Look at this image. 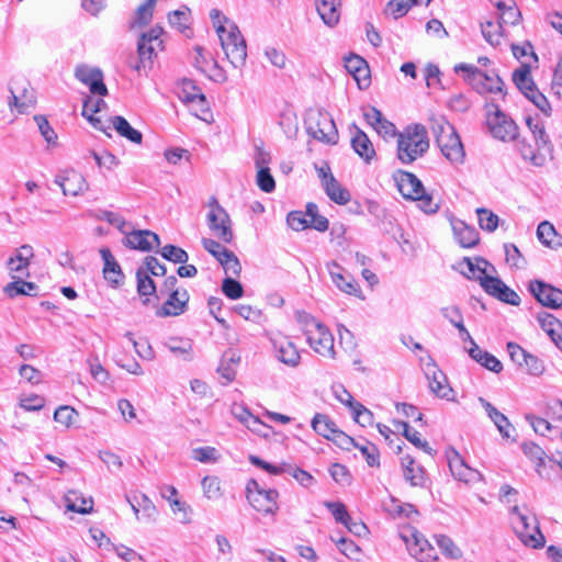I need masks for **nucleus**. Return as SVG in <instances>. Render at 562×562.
Segmentation results:
<instances>
[{
	"instance_id": "60",
	"label": "nucleus",
	"mask_w": 562,
	"mask_h": 562,
	"mask_svg": "<svg viewBox=\"0 0 562 562\" xmlns=\"http://www.w3.org/2000/svg\"><path fill=\"white\" fill-rule=\"evenodd\" d=\"M137 291L140 295L147 296L156 292V285L149 274L144 270H137Z\"/></svg>"
},
{
	"instance_id": "46",
	"label": "nucleus",
	"mask_w": 562,
	"mask_h": 562,
	"mask_svg": "<svg viewBox=\"0 0 562 562\" xmlns=\"http://www.w3.org/2000/svg\"><path fill=\"white\" fill-rule=\"evenodd\" d=\"M190 9L182 7L168 14V22L171 27L177 29L181 33H186L189 29Z\"/></svg>"
},
{
	"instance_id": "57",
	"label": "nucleus",
	"mask_w": 562,
	"mask_h": 562,
	"mask_svg": "<svg viewBox=\"0 0 562 562\" xmlns=\"http://www.w3.org/2000/svg\"><path fill=\"white\" fill-rule=\"evenodd\" d=\"M202 490L207 499H218L222 496L221 482L216 476H205L202 480Z\"/></svg>"
},
{
	"instance_id": "31",
	"label": "nucleus",
	"mask_w": 562,
	"mask_h": 562,
	"mask_svg": "<svg viewBox=\"0 0 562 562\" xmlns=\"http://www.w3.org/2000/svg\"><path fill=\"white\" fill-rule=\"evenodd\" d=\"M273 346L281 362L290 367H296L300 363V352L291 340L288 338L276 339Z\"/></svg>"
},
{
	"instance_id": "61",
	"label": "nucleus",
	"mask_w": 562,
	"mask_h": 562,
	"mask_svg": "<svg viewBox=\"0 0 562 562\" xmlns=\"http://www.w3.org/2000/svg\"><path fill=\"white\" fill-rule=\"evenodd\" d=\"M506 262L515 268H524L526 265L519 249L514 244L504 245Z\"/></svg>"
},
{
	"instance_id": "23",
	"label": "nucleus",
	"mask_w": 562,
	"mask_h": 562,
	"mask_svg": "<svg viewBox=\"0 0 562 562\" xmlns=\"http://www.w3.org/2000/svg\"><path fill=\"white\" fill-rule=\"evenodd\" d=\"M327 270L333 283L344 293L363 299L361 289L357 281L350 276L345 274L342 267L333 261L327 265Z\"/></svg>"
},
{
	"instance_id": "6",
	"label": "nucleus",
	"mask_w": 562,
	"mask_h": 562,
	"mask_svg": "<svg viewBox=\"0 0 562 562\" xmlns=\"http://www.w3.org/2000/svg\"><path fill=\"white\" fill-rule=\"evenodd\" d=\"M510 524L515 533L525 546L532 549H539L544 546V536L540 531L536 516L531 513L524 512L518 506H513L510 509Z\"/></svg>"
},
{
	"instance_id": "11",
	"label": "nucleus",
	"mask_w": 562,
	"mask_h": 562,
	"mask_svg": "<svg viewBox=\"0 0 562 562\" xmlns=\"http://www.w3.org/2000/svg\"><path fill=\"white\" fill-rule=\"evenodd\" d=\"M8 89L10 98L8 105L11 111L15 110L19 114L27 113L34 108L36 97L31 83L21 76L12 77L9 81Z\"/></svg>"
},
{
	"instance_id": "10",
	"label": "nucleus",
	"mask_w": 562,
	"mask_h": 562,
	"mask_svg": "<svg viewBox=\"0 0 562 562\" xmlns=\"http://www.w3.org/2000/svg\"><path fill=\"white\" fill-rule=\"evenodd\" d=\"M454 70L457 72H465V79L479 93H497L503 91L504 82L494 71H483L468 64H459L454 67Z\"/></svg>"
},
{
	"instance_id": "29",
	"label": "nucleus",
	"mask_w": 562,
	"mask_h": 562,
	"mask_svg": "<svg viewBox=\"0 0 562 562\" xmlns=\"http://www.w3.org/2000/svg\"><path fill=\"white\" fill-rule=\"evenodd\" d=\"M449 468L452 475L464 483H474L482 480V474L465 464L464 460L458 453L450 458Z\"/></svg>"
},
{
	"instance_id": "16",
	"label": "nucleus",
	"mask_w": 562,
	"mask_h": 562,
	"mask_svg": "<svg viewBox=\"0 0 562 562\" xmlns=\"http://www.w3.org/2000/svg\"><path fill=\"white\" fill-rule=\"evenodd\" d=\"M487 125L492 135L503 142L514 140L518 135L516 123L497 108L488 113Z\"/></svg>"
},
{
	"instance_id": "24",
	"label": "nucleus",
	"mask_w": 562,
	"mask_h": 562,
	"mask_svg": "<svg viewBox=\"0 0 562 562\" xmlns=\"http://www.w3.org/2000/svg\"><path fill=\"white\" fill-rule=\"evenodd\" d=\"M178 95L181 101L196 105V110L201 113L209 112L205 95L193 80L182 79L178 86Z\"/></svg>"
},
{
	"instance_id": "1",
	"label": "nucleus",
	"mask_w": 562,
	"mask_h": 562,
	"mask_svg": "<svg viewBox=\"0 0 562 562\" xmlns=\"http://www.w3.org/2000/svg\"><path fill=\"white\" fill-rule=\"evenodd\" d=\"M210 18L226 58L233 67L241 68L247 58V45L238 26L217 9L211 10Z\"/></svg>"
},
{
	"instance_id": "8",
	"label": "nucleus",
	"mask_w": 562,
	"mask_h": 562,
	"mask_svg": "<svg viewBox=\"0 0 562 562\" xmlns=\"http://www.w3.org/2000/svg\"><path fill=\"white\" fill-rule=\"evenodd\" d=\"M307 134L313 138L325 143L336 144L338 131L331 115L319 109H311L305 116Z\"/></svg>"
},
{
	"instance_id": "56",
	"label": "nucleus",
	"mask_w": 562,
	"mask_h": 562,
	"mask_svg": "<svg viewBox=\"0 0 562 562\" xmlns=\"http://www.w3.org/2000/svg\"><path fill=\"white\" fill-rule=\"evenodd\" d=\"M139 507L142 521L151 524L157 520L158 509L147 495H142V502H139Z\"/></svg>"
},
{
	"instance_id": "41",
	"label": "nucleus",
	"mask_w": 562,
	"mask_h": 562,
	"mask_svg": "<svg viewBox=\"0 0 562 562\" xmlns=\"http://www.w3.org/2000/svg\"><path fill=\"white\" fill-rule=\"evenodd\" d=\"M537 237L539 241L548 247L557 248L561 246V237L558 235L554 226L548 221L538 225Z\"/></svg>"
},
{
	"instance_id": "9",
	"label": "nucleus",
	"mask_w": 562,
	"mask_h": 562,
	"mask_svg": "<svg viewBox=\"0 0 562 562\" xmlns=\"http://www.w3.org/2000/svg\"><path fill=\"white\" fill-rule=\"evenodd\" d=\"M206 224L212 235L220 241L229 244L234 239L232 220L215 196L207 202Z\"/></svg>"
},
{
	"instance_id": "36",
	"label": "nucleus",
	"mask_w": 562,
	"mask_h": 562,
	"mask_svg": "<svg viewBox=\"0 0 562 562\" xmlns=\"http://www.w3.org/2000/svg\"><path fill=\"white\" fill-rule=\"evenodd\" d=\"M65 505L67 510L79 514H88L93 508L92 497H86L78 491H69L65 495Z\"/></svg>"
},
{
	"instance_id": "17",
	"label": "nucleus",
	"mask_w": 562,
	"mask_h": 562,
	"mask_svg": "<svg viewBox=\"0 0 562 562\" xmlns=\"http://www.w3.org/2000/svg\"><path fill=\"white\" fill-rule=\"evenodd\" d=\"M532 136L537 150H533L525 140L518 143V148L525 160H529L533 166L541 167L546 161L547 154L551 150L550 139L544 128L541 130V133H533Z\"/></svg>"
},
{
	"instance_id": "2",
	"label": "nucleus",
	"mask_w": 562,
	"mask_h": 562,
	"mask_svg": "<svg viewBox=\"0 0 562 562\" xmlns=\"http://www.w3.org/2000/svg\"><path fill=\"white\" fill-rule=\"evenodd\" d=\"M464 263L468 271H464L463 273L468 278L479 280L481 286L487 294L507 304L514 306L519 305V295L508 288L501 279L491 276V272H495V268L487 260L480 257H475L473 259L465 258Z\"/></svg>"
},
{
	"instance_id": "53",
	"label": "nucleus",
	"mask_w": 562,
	"mask_h": 562,
	"mask_svg": "<svg viewBox=\"0 0 562 562\" xmlns=\"http://www.w3.org/2000/svg\"><path fill=\"white\" fill-rule=\"evenodd\" d=\"M34 121L38 127V131L43 138L49 146H55L57 144V134L54 128L50 126L49 122L44 115H35Z\"/></svg>"
},
{
	"instance_id": "12",
	"label": "nucleus",
	"mask_w": 562,
	"mask_h": 562,
	"mask_svg": "<svg viewBox=\"0 0 562 562\" xmlns=\"http://www.w3.org/2000/svg\"><path fill=\"white\" fill-rule=\"evenodd\" d=\"M246 497L254 509L265 515H274L279 509L278 491L265 488L256 480L247 482Z\"/></svg>"
},
{
	"instance_id": "58",
	"label": "nucleus",
	"mask_w": 562,
	"mask_h": 562,
	"mask_svg": "<svg viewBox=\"0 0 562 562\" xmlns=\"http://www.w3.org/2000/svg\"><path fill=\"white\" fill-rule=\"evenodd\" d=\"M222 291L226 297L231 300H238L244 295V288L232 277H227L222 282Z\"/></svg>"
},
{
	"instance_id": "52",
	"label": "nucleus",
	"mask_w": 562,
	"mask_h": 562,
	"mask_svg": "<svg viewBox=\"0 0 562 562\" xmlns=\"http://www.w3.org/2000/svg\"><path fill=\"white\" fill-rule=\"evenodd\" d=\"M223 267L226 274L238 277L241 271V266L236 255L228 250L223 257L217 260Z\"/></svg>"
},
{
	"instance_id": "26",
	"label": "nucleus",
	"mask_w": 562,
	"mask_h": 562,
	"mask_svg": "<svg viewBox=\"0 0 562 562\" xmlns=\"http://www.w3.org/2000/svg\"><path fill=\"white\" fill-rule=\"evenodd\" d=\"M167 296L168 297L162 306L157 310V316H179L186 312L190 297L186 289H181V291H173L172 293L167 294Z\"/></svg>"
},
{
	"instance_id": "38",
	"label": "nucleus",
	"mask_w": 562,
	"mask_h": 562,
	"mask_svg": "<svg viewBox=\"0 0 562 562\" xmlns=\"http://www.w3.org/2000/svg\"><path fill=\"white\" fill-rule=\"evenodd\" d=\"M240 356L235 350H227L224 352L221 363L217 368L218 373L225 380V383L232 382L236 376L235 367L239 363Z\"/></svg>"
},
{
	"instance_id": "42",
	"label": "nucleus",
	"mask_w": 562,
	"mask_h": 562,
	"mask_svg": "<svg viewBox=\"0 0 562 562\" xmlns=\"http://www.w3.org/2000/svg\"><path fill=\"white\" fill-rule=\"evenodd\" d=\"M431 0H391L386 7V13L398 19L405 15L409 8L415 5H428Z\"/></svg>"
},
{
	"instance_id": "55",
	"label": "nucleus",
	"mask_w": 562,
	"mask_h": 562,
	"mask_svg": "<svg viewBox=\"0 0 562 562\" xmlns=\"http://www.w3.org/2000/svg\"><path fill=\"white\" fill-rule=\"evenodd\" d=\"M36 290V285L33 282H26L23 279H15L5 286V292L10 296L20 294L31 295Z\"/></svg>"
},
{
	"instance_id": "37",
	"label": "nucleus",
	"mask_w": 562,
	"mask_h": 562,
	"mask_svg": "<svg viewBox=\"0 0 562 562\" xmlns=\"http://www.w3.org/2000/svg\"><path fill=\"white\" fill-rule=\"evenodd\" d=\"M501 25H515L520 20V11L514 0H499L495 3Z\"/></svg>"
},
{
	"instance_id": "4",
	"label": "nucleus",
	"mask_w": 562,
	"mask_h": 562,
	"mask_svg": "<svg viewBox=\"0 0 562 562\" xmlns=\"http://www.w3.org/2000/svg\"><path fill=\"white\" fill-rule=\"evenodd\" d=\"M295 319L307 344L316 353L327 359L336 358L334 336L322 322L304 311H297Z\"/></svg>"
},
{
	"instance_id": "15",
	"label": "nucleus",
	"mask_w": 562,
	"mask_h": 562,
	"mask_svg": "<svg viewBox=\"0 0 562 562\" xmlns=\"http://www.w3.org/2000/svg\"><path fill=\"white\" fill-rule=\"evenodd\" d=\"M423 366L431 393L439 398L454 402L456 393L449 385L446 374L438 368L434 359L428 356L426 361L423 362Z\"/></svg>"
},
{
	"instance_id": "48",
	"label": "nucleus",
	"mask_w": 562,
	"mask_h": 562,
	"mask_svg": "<svg viewBox=\"0 0 562 562\" xmlns=\"http://www.w3.org/2000/svg\"><path fill=\"white\" fill-rule=\"evenodd\" d=\"M503 27L499 23L488 21L482 24V34L492 46H498L503 41Z\"/></svg>"
},
{
	"instance_id": "14",
	"label": "nucleus",
	"mask_w": 562,
	"mask_h": 562,
	"mask_svg": "<svg viewBox=\"0 0 562 562\" xmlns=\"http://www.w3.org/2000/svg\"><path fill=\"white\" fill-rule=\"evenodd\" d=\"M162 35L164 29L160 25H155L148 32L142 34L137 45L139 61L133 66L136 71L140 72L146 69L147 63L150 64L157 53L164 49Z\"/></svg>"
},
{
	"instance_id": "5",
	"label": "nucleus",
	"mask_w": 562,
	"mask_h": 562,
	"mask_svg": "<svg viewBox=\"0 0 562 562\" xmlns=\"http://www.w3.org/2000/svg\"><path fill=\"white\" fill-rule=\"evenodd\" d=\"M429 148L427 130L422 124L408 125L397 135V158L408 165L423 157Z\"/></svg>"
},
{
	"instance_id": "49",
	"label": "nucleus",
	"mask_w": 562,
	"mask_h": 562,
	"mask_svg": "<svg viewBox=\"0 0 562 562\" xmlns=\"http://www.w3.org/2000/svg\"><path fill=\"white\" fill-rule=\"evenodd\" d=\"M156 2L157 0H146L140 4L135 12L134 23L139 26L149 24L154 15Z\"/></svg>"
},
{
	"instance_id": "63",
	"label": "nucleus",
	"mask_w": 562,
	"mask_h": 562,
	"mask_svg": "<svg viewBox=\"0 0 562 562\" xmlns=\"http://www.w3.org/2000/svg\"><path fill=\"white\" fill-rule=\"evenodd\" d=\"M353 419L361 426H369L373 424V414L361 403H356L352 407Z\"/></svg>"
},
{
	"instance_id": "44",
	"label": "nucleus",
	"mask_w": 562,
	"mask_h": 562,
	"mask_svg": "<svg viewBox=\"0 0 562 562\" xmlns=\"http://www.w3.org/2000/svg\"><path fill=\"white\" fill-rule=\"evenodd\" d=\"M538 321L542 327V329L551 337V339L557 345V340H559V335L562 337V324L559 319H557L551 314H543L538 316Z\"/></svg>"
},
{
	"instance_id": "19",
	"label": "nucleus",
	"mask_w": 562,
	"mask_h": 562,
	"mask_svg": "<svg viewBox=\"0 0 562 562\" xmlns=\"http://www.w3.org/2000/svg\"><path fill=\"white\" fill-rule=\"evenodd\" d=\"M409 553L419 562H436L438 560L435 548L417 530H413L409 537H405Z\"/></svg>"
},
{
	"instance_id": "59",
	"label": "nucleus",
	"mask_w": 562,
	"mask_h": 562,
	"mask_svg": "<svg viewBox=\"0 0 562 562\" xmlns=\"http://www.w3.org/2000/svg\"><path fill=\"white\" fill-rule=\"evenodd\" d=\"M160 254L165 259L175 263H186L189 258L186 250L173 245L164 246Z\"/></svg>"
},
{
	"instance_id": "20",
	"label": "nucleus",
	"mask_w": 562,
	"mask_h": 562,
	"mask_svg": "<svg viewBox=\"0 0 562 562\" xmlns=\"http://www.w3.org/2000/svg\"><path fill=\"white\" fill-rule=\"evenodd\" d=\"M529 291L543 306L550 308H559L562 306V291L551 284L535 280L529 283Z\"/></svg>"
},
{
	"instance_id": "40",
	"label": "nucleus",
	"mask_w": 562,
	"mask_h": 562,
	"mask_svg": "<svg viewBox=\"0 0 562 562\" xmlns=\"http://www.w3.org/2000/svg\"><path fill=\"white\" fill-rule=\"evenodd\" d=\"M311 426L316 434L328 440H330L338 430L334 420L328 415L321 413L314 415Z\"/></svg>"
},
{
	"instance_id": "51",
	"label": "nucleus",
	"mask_w": 562,
	"mask_h": 562,
	"mask_svg": "<svg viewBox=\"0 0 562 562\" xmlns=\"http://www.w3.org/2000/svg\"><path fill=\"white\" fill-rule=\"evenodd\" d=\"M79 414L70 406H59L54 413V419L56 423L69 428L77 420Z\"/></svg>"
},
{
	"instance_id": "22",
	"label": "nucleus",
	"mask_w": 562,
	"mask_h": 562,
	"mask_svg": "<svg viewBox=\"0 0 562 562\" xmlns=\"http://www.w3.org/2000/svg\"><path fill=\"white\" fill-rule=\"evenodd\" d=\"M33 257V247L30 245H22L15 250L14 256L9 258L7 262L9 273L13 280L24 279L30 276L29 267Z\"/></svg>"
},
{
	"instance_id": "45",
	"label": "nucleus",
	"mask_w": 562,
	"mask_h": 562,
	"mask_svg": "<svg viewBox=\"0 0 562 562\" xmlns=\"http://www.w3.org/2000/svg\"><path fill=\"white\" fill-rule=\"evenodd\" d=\"M435 541L441 552L449 559L458 560L462 558L461 549L453 542V540L446 535H436Z\"/></svg>"
},
{
	"instance_id": "35",
	"label": "nucleus",
	"mask_w": 562,
	"mask_h": 562,
	"mask_svg": "<svg viewBox=\"0 0 562 562\" xmlns=\"http://www.w3.org/2000/svg\"><path fill=\"white\" fill-rule=\"evenodd\" d=\"M110 130L111 127L114 128L117 134L130 142L134 144H142L143 135L139 131L135 130L131 126V124L126 121L125 117L121 115H115L110 119Z\"/></svg>"
},
{
	"instance_id": "3",
	"label": "nucleus",
	"mask_w": 562,
	"mask_h": 562,
	"mask_svg": "<svg viewBox=\"0 0 562 562\" xmlns=\"http://www.w3.org/2000/svg\"><path fill=\"white\" fill-rule=\"evenodd\" d=\"M430 130L443 157L452 165L464 162L465 150L454 127L442 115L430 117Z\"/></svg>"
},
{
	"instance_id": "64",
	"label": "nucleus",
	"mask_w": 562,
	"mask_h": 562,
	"mask_svg": "<svg viewBox=\"0 0 562 562\" xmlns=\"http://www.w3.org/2000/svg\"><path fill=\"white\" fill-rule=\"evenodd\" d=\"M256 182L260 190L267 193L272 192L276 188V181L270 169L257 170Z\"/></svg>"
},
{
	"instance_id": "54",
	"label": "nucleus",
	"mask_w": 562,
	"mask_h": 562,
	"mask_svg": "<svg viewBox=\"0 0 562 562\" xmlns=\"http://www.w3.org/2000/svg\"><path fill=\"white\" fill-rule=\"evenodd\" d=\"M479 225L482 229L494 232L498 226V216L492 211L480 207L476 210Z\"/></svg>"
},
{
	"instance_id": "25",
	"label": "nucleus",
	"mask_w": 562,
	"mask_h": 562,
	"mask_svg": "<svg viewBox=\"0 0 562 562\" xmlns=\"http://www.w3.org/2000/svg\"><path fill=\"white\" fill-rule=\"evenodd\" d=\"M123 243L132 249L142 251H149L160 245L159 236L147 229L128 232Z\"/></svg>"
},
{
	"instance_id": "13",
	"label": "nucleus",
	"mask_w": 562,
	"mask_h": 562,
	"mask_svg": "<svg viewBox=\"0 0 562 562\" xmlns=\"http://www.w3.org/2000/svg\"><path fill=\"white\" fill-rule=\"evenodd\" d=\"M513 80L522 94L529 99L541 112L549 115L551 111L547 97L536 87L530 75V68L522 64L513 72Z\"/></svg>"
},
{
	"instance_id": "39",
	"label": "nucleus",
	"mask_w": 562,
	"mask_h": 562,
	"mask_svg": "<svg viewBox=\"0 0 562 562\" xmlns=\"http://www.w3.org/2000/svg\"><path fill=\"white\" fill-rule=\"evenodd\" d=\"M351 145L355 151L367 162H369L375 155L371 140L367 134L359 128L356 130V133L351 138Z\"/></svg>"
},
{
	"instance_id": "28",
	"label": "nucleus",
	"mask_w": 562,
	"mask_h": 562,
	"mask_svg": "<svg viewBox=\"0 0 562 562\" xmlns=\"http://www.w3.org/2000/svg\"><path fill=\"white\" fill-rule=\"evenodd\" d=\"M363 115L368 124H370L382 137L387 138L396 135L395 125L387 121L376 108L371 106L367 109Z\"/></svg>"
},
{
	"instance_id": "50",
	"label": "nucleus",
	"mask_w": 562,
	"mask_h": 562,
	"mask_svg": "<svg viewBox=\"0 0 562 562\" xmlns=\"http://www.w3.org/2000/svg\"><path fill=\"white\" fill-rule=\"evenodd\" d=\"M170 508H171V512L175 515L176 519L179 522H181L183 525L191 524L193 510L188 503H186L181 499L173 501L170 505Z\"/></svg>"
},
{
	"instance_id": "27",
	"label": "nucleus",
	"mask_w": 562,
	"mask_h": 562,
	"mask_svg": "<svg viewBox=\"0 0 562 562\" xmlns=\"http://www.w3.org/2000/svg\"><path fill=\"white\" fill-rule=\"evenodd\" d=\"M55 183L60 187L64 195L70 196H77L83 193L88 188L85 177L75 170H69L61 176H57Z\"/></svg>"
},
{
	"instance_id": "47",
	"label": "nucleus",
	"mask_w": 562,
	"mask_h": 562,
	"mask_svg": "<svg viewBox=\"0 0 562 562\" xmlns=\"http://www.w3.org/2000/svg\"><path fill=\"white\" fill-rule=\"evenodd\" d=\"M167 348L176 356L184 360L191 359L192 344L188 339L170 338L166 342Z\"/></svg>"
},
{
	"instance_id": "21",
	"label": "nucleus",
	"mask_w": 562,
	"mask_h": 562,
	"mask_svg": "<svg viewBox=\"0 0 562 562\" xmlns=\"http://www.w3.org/2000/svg\"><path fill=\"white\" fill-rule=\"evenodd\" d=\"M75 77L88 86L92 94L105 95L108 89L103 82V74L99 68L88 65H78L75 69Z\"/></svg>"
},
{
	"instance_id": "43",
	"label": "nucleus",
	"mask_w": 562,
	"mask_h": 562,
	"mask_svg": "<svg viewBox=\"0 0 562 562\" xmlns=\"http://www.w3.org/2000/svg\"><path fill=\"white\" fill-rule=\"evenodd\" d=\"M395 426L397 429L403 430L404 437L415 447L424 450L429 454L431 453L432 449L429 447L428 442L426 440H423L420 438V434L417 430L411 428L406 422H396Z\"/></svg>"
},
{
	"instance_id": "30",
	"label": "nucleus",
	"mask_w": 562,
	"mask_h": 562,
	"mask_svg": "<svg viewBox=\"0 0 562 562\" xmlns=\"http://www.w3.org/2000/svg\"><path fill=\"white\" fill-rule=\"evenodd\" d=\"M104 106L105 102L103 99L89 97L83 102L82 115L92 124L94 128L102 131L110 136L108 133V128L110 126H106L100 117L95 116V114L99 113Z\"/></svg>"
},
{
	"instance_id": "32",
	"label": "nucleus",
	"mask_w": 562,
	"mask_h": 562,
	"mask_svg": "<svg viewBox=\"0 0 562 562\" xmlns=\"http://www.w3.org/2000/svg\"><path fill=\"white\" fill-rule=\"evenodd\" d=\"M451 227L457 241L464 248H470L479 243V234L475 228L467 225L461 220H451Z\"/></svg>"
},
{
	"instance_id": "18",
	"label": "nucleus",
	"mask_w": 562,
	"mask_h": 562,
	"mask_svg": "<svg viewBox=\"0 0 562 562\" xmlns=\"http://www.w3.org/2000/svg\"><path fill=\"white\" fill-rule=\"evenodd\" d=\"M316 170L327 196L337 204H347L351 199L350 192L333 176L329 166L324 165Z\"/></svg>"
},
{
	"instance_id": "7",
	"label": "nucleus",
	"mask_w": 562,
	"mask_h": 562,
	"mask_svg": "<svg viewBox=\"0 0 562 562\" xmlns=\"http://www.w3.org/2000/svg\"><path fill=\"white\" fill-rule=\"evenodd\" d=\"M396 181L403 198L418 202L422 211L432 214L439 210V204L425 191L422 181L414 173L402 172Z\"/></svg>"
},
{
	"instance_id": "33",
	"label": "nucleus",
	"mask_w": 562,
	"mask_h": 562,
	"mask_svg": "<svg viewBox=\"0 0 562 562\" xmlns=\"http://www.w3.org/2000/svg\"><path fill=\"white\" fill-rule=\"evenodd\" d=\"M488 417L493 420L503 438H510L514 427L508 418L483 397L479 398Z\"/></svg>"
},
{
	"instance_id": "62",
	"label": "nucleus",
	"mask_w": 562,
	"mask_h": 562,
	"mask_svg": "<svg viewBox=\"0 0 562 562\" xmlns=\"http://www.w3.org/2000/svg\"><path fill=\"white\" fill-rule=\"evenodd\" d=\"M89 370L92 378L100 384L105 385L110 381L109 371L100 363V361L95 358L89 361Z\"/></svg>"
},
{
	"instance_id": "34",
	"label": "nucleus",
	"mask_w": 562,
	"mask_h": 562,
	"mask_svg": "<svg viewBox=\"0 0 562 562\" xmlns=\"http://www.w3.org/2000/svg\"><path fill=\"white\" fill-rule=\"evenodd\" d=\"M318 15L329 26H335L340 19L339 3L336 0H315Z\"/></svg>"
}]
</instances>
